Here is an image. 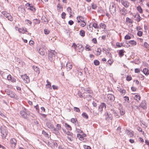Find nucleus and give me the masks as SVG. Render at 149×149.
I'll return each mask as SVG.
<instances>
[{
	"label": "nucleus",
	"instance_id": "1",
	"mask_svg": "<svg viewBox=\"0 0 149 149\" xmlns=\"http://www.w3.org/2000/svg\"><path fill=\"white\" fill-rule=\"evenodd\" d=\"M57 53L54 51L52 50L49 52L48 54L49 60L51 62H52L54 60L55 57L57 56Z\"/></svg>",
	"mask_w": 149,
	"mask_h": 149
},
{
	"label": "nucleus",
	"instance_id": "2",
	"mask_svg": "<svg viewBox=\"0 0 149 149\" xmlns=\"http://www.w3.org/2000/svg\"><path fill=\"white\" fill-rule=\"evenodd\" d=\"M72 47L75 50H77L80 52H82L84 50V48L82 47V45L80 44H78L76 45L74 43H73Z\"/></svg>",
	"mask_w": 149,
	"mask_h": 149
},
{
	"label": "nucleus",
	"instance_id": "3",
	"mask_svg": "<svg viewBox=\"0 0 149 149\" xmlns=\"http://www.w3.org/2000/svg\"><path fill=\"white\" fill-rule=\"evenodd\" d=\"M5 92L6 94L11 98H14L16 99H18V97L16 95L15 93L8 89H6Z\"/></svg>",
	"mask_w": 149,
	"mask_h": 149
},
{
	"label": "nucleus",
	"instance_id": "4",
	"mask_svg": "<svg viewBox=\"0 0 149 149\" xmlns=\"http://www.w3.org/2000/svg\"><path fill=\"white\" fill-rule=\"evenodd\" d=\"M61 125L58 124L56 125V128L54 127L52 132L56 135H58L59 134V131L61 130Z\"/></svg>",
	"mask_w": 149,
	"mask_h": 149
},
{
	"label": "nucleus",
	"instance_id": "5",
	"mask_svg": "<svg viewBox=\"0 0 149 149\" xmlns=\"http://www.w3.org/2000/svg\"><path fill=\"white\" fill-rule=\"evenodd\" d=\"M0 129L1 136L3 139H4L7 134V130L6 128L3 127H1Z\"/></svg>",
	"mask_w": 149,
	"mask_h": 149
},
{
	"label": "nucleus",
	"instance_id": "6",
	"mask_svg": "<svg viewBox=\"0 0 149 149\" xmlns=\"http://www.w3.org/2000/svg\"><path fill=\"white\" fill-rule=\"evenodd\" d=\"M21 77L25 83H28L29 82L30 80L29 77L26 74L22 75Z\"/></svg>",
	"mask_w": 149,
	"mask_h": 149
},
{
	"label": "nucleus",
	"instance_id": "7",
	"mask_svg": "<svg viewBox=\"0 0 149 149\" xmlns=\"http://www.w3.org/2000/svg\"><path fill=\"white\" fill-rule=\"evenodd\" d=\"M121 4L125 7L127 8L129 7V3L127 0H121Z\"/></svg>",
	"mask_w": 149,
	"mask_h": 149
},
{
	"label": "nucleus",
	"instance_id": "8",
	"mask_svg": "<svg viewBox=\"0 0 149 149\" xmlns=\"http://www.w3.org/2000/svg\"><path fill=\"white\" fill-rule=\"evenodd\" d=\"M111 112L114 114V116L116 118H118L120 116L119 114L118 111L117 110H114V109H111Z\"/></svg>",
	"mask_w": 149,
	"mask_h": 149
},
{
	"label": "nucleus",
	"instance_id": "9",
	"mask_svg": "<svg viewBox=\"0 0 149 149\" xmlns=\"http://www.w3.org/2000/svg\"><path fill=\"white\" fill-rule=\"evenodd\" d=\"M139 107H141L143 109H145L147 108V105L146 102L145 100H142L141 104L139 105Z\"/></svg>",
	"mask_w": 149,
	"mask_h": 149
},
{
	"label": "nucleus",
	"instance_id": "10",
	"mask_svg": "<svg viewBox=\"0 0 149 149\" xmlns=\"http://www.w3.org/2000/svg\"><path fill=\"white\" fill-rule=\"evenodd\" d=\"M106 108V104L104 103H101L99 107L98 110L99 111L101 112L103 111V109H105Z\"/></svg>",
	"mask_w": 149,
	"mask_h": 149
},
{
	"label": "nucleus",
	"instance_id": "11",
	"mask_svg": "<svg viewBox=\"0 0 149 149\" xmlns=\"http://www.w3.org/2000/svg\"><path fill=\"white\" fill-rule=\"evenodd\" d=\"M26 110L25 109H24L23 111H20L21 116L23 118L25 119L27 118V115L26 112Z\"/></svg>",
	"mask_w": 149,
	"mask_h": 149
},
{
	"label": "nucleus",
	"instance_id": "12",
	"mask_svg": "<svg viewBox=\"0 0 149 149\" xmlns=\"http://www.w3.org/2000/svg\"><path fill=\"white\" fill-rule=\"evenodd\" d=\"M108 99L111 102H113L115 100V97L111 94H109L107 95Z\"/></svg>",
	"mask_w": 149,
	"mask_h": 149
},
{
	"label": "nucleus",
	"instance_id": "13",
	"mask_svg": "<svg viewBox=\"0 0 149 149\" xmlns=\"http://www.w3.org/2000/svg\"><path fill=\"white\" fill-rule=\"evenodd\" d=\"M133 16L134 18H136L135 20L137 22H139L142 19V18L138 13H137L136 14L133 15Z\"/></svg>",
	"mask_w": 149,
	"mask_h": 149
},
{
	"label": "nucleus",
	"instance_id": "14",
	"mask_svg": "<svg viewBox=\"0 0 149 149\" xmlns=\"http://www.w3.org/2000/svg\"><path fill=\"white\" fill-rule=\"evenodd\" d=\"M10 142L12 146L15 147L17 142L16 139L14 138L10 140Z\"/></svg>",
	"mask_w": 149,
	"mask_h": 149
},
{
	"label": "nucleus",
	"instance_id": "15",
	"mask_svg": "<svg viewBox=\"0 0 149 149\" xmlns=\"http://www.w3.org/2000/svg\"><path fill=\"white\" fill-rule=\"evenodd\" d=\"M46 125L48 128L51 129V130L52 131L54 126L53 124H52L51 122L49 121L47 122L46 123Z\"/></svg>",
	"mask_w": 149,
	"mask_h": 149
},
{
	"label": "nucleus",
	"instance_id": "16",
	"mask_svg": "<svg viewBox=\"0 0 149 149\" xmlns=\"http://www.w3.org/2000/svg\"><path fill=\"white\" fill-rule=\"evenodd\" d=\"M72 68V65L70 63H68L66 64V68L68 71L70 70Z\"/></svg>",
	"mask_w": 149,
	"mask_h": 149
},
{
	"label": "nucleus",
	"instance_id": "17",
	"mask_svg": "<svg viewBox=\"0 0 149 149\" xmlns=\"http://www.w3.org/2000/svg\"><path fill=\"white\" fill-rule=\"evenodd\" d=\"M116 8L113 5H112L111 6H110V11L111 13H114L116 12Z\"/></svg>",
	"mask_w": 149,
	"mask_h": 149
},
{
	"label": "nucleus",
	"instance_id": "18",
	"mask_svg": "<svg viewBox=\"0 0 149 149\" xmlns=\"http://www.w3.org/2000/svg\"><path fill=\"white\" fill-rule=\"evenodd\" d=\"M77 22L78 23H80V22H83L84 21V18L81 16L77 17Z\"/></svg>",
	"mask_w": 149,
	"mask_h": 149
},
{
	"label": "nucleus",
	"instance_id": "19",
	"mask_svg": "<svg viewBox=\"0 0 149 149\" xmlns=\"http://www.w3.org/2000/svg\"><path fill=\"white\" fill-rule=\"evenodd\" d=\"M32 68L33 70L35 71L37 73L39 74L40 73V71L39 68L36 66L33 65L32 66Z\"/></svg>",
	"mask_w": 149,
	"mask_h": 149
},
{
	"label": "nucleus",
	"instance_id": "20",
	"mask_svg": "<svg viewBox=\"0 0 149 149\" xmlns=\"http://www.w3.org/2000/svg\"><path fill=\"white\" fill-rule=\"evenodd\" d=\"M143 72L146 75H148L149 74V70L147 68H145L143 70Z\"/></svg>",
	"mask_w": 149,
	"mask_h": 149
},
{
	"label": "nucleus",
	"instance_id": "21",
	"mask_svg": "<svg viewBox=\"0 0 149 149\" xmlns=\"http://www.w3.org/2000/svg\"><path fill=\"white\" fill-rule=\"evenodd\" d=\"M65 126L66 129L70 131L72 130V127L71 126L67 123L65 124Z\"/></svg>",
	"mask_w": 149,
	"mask_h": 149
},
{
	"label": "nucleus",
	"instance_id": "22",
	"mask_svg": "<svg viewBox=\"0 0 149 149\" xmlns=\"http://www.w3.org/2000/svg\"><path fill=\"white\" fill-rule=\"evenodd\" d=\"M126 132L127 134L130 137H132L133 136V134L128 130H126Z\"/></svg>",
	"mask_w": 149,
	"mask_h": 149
},
{
	"label": "nucleus",
	"instance_id": "23",
	"mask_svg": "<svg viewBox=\"0 0 149 149\" xmlns=\"http://www.w3.org/2000/svg\"><path fill=\"white\" fill-rule=\"evenodd\" d=\"M81 134H77V137L79 140L81 141H83L84 140V138Z\"/></svg>",
	"mask_w": 149,
	"mask_h": 149
},
{
	"label": "nucleus",
	"instance_id": "24",
	"mask_svg": "<svg viewBox=\"0 0 149 149\" xmlns=\"http://www.w3.org/2000/svg\"><path fill=\"white\" fill-rule=\"evenodd\" d=\"M129 43L133 46H135L136 44V42L134 40H131L129 41Z\"/></svg>",
	"mask_w": 149,
	"mask_h": 149
},
{
	"label": "nucleus",
	"instance_id": "25",
	"mask_svg": "<svg viewBox=\"0 0 149 149\" xmlns=\"http://www.w3.org/2000/svg\"><path fill=\"white\" fill-rule=\"evenodd\" d=\"M125 52V51L123 49H121L119 50V54L120 57L123 56L124 55V53Z\"/></svg>",
	"mask_w": 149,
	"mask_h": 149
},
{
	"label": "nucleus",
	"instance_id": "26",
	"mask_svg": "<svg viewBox=\"0 0 149 149\" xmlns=\"http://www.w3.org/2000/svg\"><path fill=\"white\" fill-rule=\"evenodd\" d=\"M100 28L104 29H105L106 28V25L104 23H101L100 24Z\"/></svg>",
	"mask_w": 149,
	"mask_h": 149
},
{
	"label": "nucleus",
	"instance_id": "27",
	"mask_svg": "<svg viewBox=\"0 0 149 149\" xmlns=\"http://www.w3.org/2000/svg\"><path fill=\"white\" fill-rule=\"evenodd\" d=\"M126 22L127 23H132L133 22V20L128 17H127L126 18Z\"/></svg>",
	"mask_w": 149,
	"mask_h": 149
},
{
	"label": "nucleus",
	"instance_id": "28",
	"mask_svg": "<svg viewBox=\"0 0 149 149\" xmlns=\"http://www.w3.org/2000/svg\"><path fill=\"white\" fill-rule=\"evenodd\" d=\"M141 98V97L139 95H136L134 96V98L135 100L138 102L140 100Z\"/></svg>",
	"mask_w": 149,
	"mask_h": 149
},
{
	"label": "nucleus",
	"instance_id": "29",
	"mask_svg": "<svg viewBox=\"0 0 149 149\" xmlns=\"http://www.w3.org/2000/svg\"><path fill=\"white\" fill-rule=\"evenodd\" d=\"M137 9L140 13H143V10L140 6L137 7Z\"/></svg>",
	"mask_w": 149,
	"mask_h": 149
},
{
	"label": "nucleus",
	"instance_id": "30",
	"mask_svg": "<svg viewBox=\"0 0 149 149\" xmlns=\"http://www.w3.org/2000/svg\"><path fill=\"white\" fill-rule=\"evenodd\" d=\"M67 11L68 12V13H69V14L70 15V17H71L72 15H71V11H72V9L70 7H68L67 10Z\"/></svg>",
	"mask_w": 149,
	"mask_h": 149
},
{
	"label": "nucleus",
	"instance_id": "31",
	"mask_svg": "<svg viewBox=\"0 0 149 149\" xmlns=\"http://www.w3.org/2000/svg\"><path fill=\"white\" fill-rule=\"evenodd\" d=\"M85 31L83 30H81L80 31L79 34L82 37H84L85 36Z\"/></svg>",
	"mask_w": 149,
	"mask_h": 149
},
{
	"label": "nucleus",
	"instance_id": "32",
	"mask_svg": "<svg viewBox=\"0 0 149 149\" xmlns=\"http://www.w3.org/2000/svg\"><path fill=\"white\" fill-rule=\"evenodd\" d=\"M120 111V115L121 116L123 115L125 113V111L122 109H119Z\"/></svg>",
	"mask_w": 149,
	"mask_h": 149
},
{
	"label": "nucleus",
	"instance_id": "33",
	"mask_svg": "<svg viewBox=\"0 0 149 149\" xmlns=\"http://www.w3.org/2000/svg\"><path fill=\"white\" fill-rule=\"evenodd\" d=\"M93 26L95 29H99V26H98V24L96 23H93Z\"/></svg>",
	"mask_w": 149,
	"mask_h": 149
},
{
	"label": "nucleus",
	"instance_id": "34",
	"mask_svg": "<svg viewBox=\"0 0 149 149\" xmlns=\"http://www.w3.org/2000/svg\"><path fill=\"white\" fill-rule=\"evenodd\" d=\"M118 91H120L122 95H123L125 93V91L124 89L120 88L118 90Z\"/></svg>",
	"mask_w": 149,
	"mask_h": 149
},
{
	"label": "nucleus",
	"instance_id": "35",
	"mask_svg": "<svg viewBox=\"0 0 149 149\" xmlns=\"http://www.w3.org/2000/svg\"><path fill=\"white\" fill-rule=\"evenodd\" d=\"M2 13L4 15V16H5L7 18L8 17H9L8 15H10L9 13H7L6 12H2Z\"/></svg>",
	"mask_w": 149,
	"mask_h": 149
},
{
	"label": "nucleus",
	"instance_id": "36",
	"mask_svg": "<svg viewBox=\"0 0 149 149\" xmlns=\"http://www.w3.org/2000/svg\"><path fill=\"white\" fill-rule=\"evenodd\" d=\"M82 116L84 118L87 119L88 118V116L85 113H83L82 114Z\"/></svg>",
	"mask_w": 149,
	"mask_h": 149
},
{
	"label": "nucleus",
	"instance_id": "37",
	"mask_svg": "<svg viewBox=\"0 0 149 149\" xmlns=\"http://www.w3.org/2000/svg\"><path fill=\"white\" fill-rule=\"evenodd\" d=\"M33 22L35 24H39L40 22V21L38 19H35L33 20Z\"/></svg>",
	"mask_w": 149,
	"mask_h": 149
},
{
	"label": "nucleus",
	"instance_id": "38",
	"mask_svg": "<svg viewBox=\"0 0 149 149\" xmlns=\"http://www.w3.org/2000/svg\"><path fill=\"white\" fill-rule=\"evenodd\" d=\"M85 48L86 51H89L91 50V47L88 45H86L85 47Z\"/></svg>",
	"mask_w": 149,
	"mask_h": 149
},
{
	"label": "nucleus",
	"instance_id": "39",
	"mask_svg": "<svg viewBox=\"0 0 149 149\" xmlns=\"http://www.w3.org/2000/svg\"><path fill=\"white\" fill-rule=\"evenodd\" d=\"M94 63L95 65H98L100 64V62L97 60H95L94 61Z\"/></svg>",
	"mask_w": 149,
	"mask_h": 149
},
{
	"label": "nucleus",
	"instance_id": "40",
	"mask_svg": "<svg viewBox=\"0 0 149 149\" xmlns=\"http://www.w3.org/2000/svg\"><path fill=\"white\" fill-rule=\"evenodd\" d=\"M30 8H28V9L32 11H35L36 9L35 8L33 7V6H31L30 7Z\"/></svg>",
	"mask_w": 149,
	"mask_h": 149
},
{
	"label": "nucleus",
	"instance_id": "41",
	"mask_svg": "<svg viewBox=\"0 0 149 149\" xmlns=\"http://www.w3.org/2000/svg\"><path fill=\"white\" fill-rule=\"evenodd\" d=\"M77 120L76 118H72L71 119V121L72 123H76V122L77 121Z\"/></svg>",
	"mask_w": 149,
	"mask_h": 149
},
{
	"label": "nucleus",
	"instance_id": "42",
	"mask_svg": "<svg viewBox=\"0 0 149 149\" xmlns=\"http://www.w3.org/2000/svg\"><path fill=\"white\" fill-rule=\"evenodd\" d=\"M39 54L42 55H43L45 54L44 52L41 49H40L39 50Z\"/></svg>",
	"mask_w": 149,
	"mask_h": 149
},
{
	"label": "nucleus",
	"instance_id": "43",
	"mask_svg": "<svg viewBox=\"0 0 149 149\" xmlns=\"http://www.w3.org/2000/svg\"><path fill=\"white\" fill-rule=\"evenodd\" d=\"M74 110L76 112H79L80 111V110L79 108L77 107H74Z\"/></svg>",
	"mask_w": 149,
	"mask_h": 149
},
{
	"label": "nucleus",
	"instance_id": "44",
	"mask_svg": "<svg viewBox=\"0 0 149 149\" xmlns=\"http://www.w3.org/2000/svg\"><path fill=\"white\" fill-rule=\"evenodd\" d=\"M144 47L147 49L149 48V45L146 42H145L144 43Z\"/></svg>",
	"mask_w": 149,
	"mask_h": 149
},
{
	"label": "nucleus",
	"instance_id": "45",
	"mask_svg": "<svg viewBox=\"0 0 149 149\" xmlns=\"http://www.w3.org/2000/svg\"><path fill=\"white\" fill-rule=\"evenodd\" d=\"M8 15H9V17H8L7 18L10 21H12L13 20V17L10 15V14Z\"/></svg>",
	"mask_w": 149,
	"mask_h": 149
},
{
	"label": "nucleus",
	"instance_id": "46",
	"mask_svg": "<svg viewBox=\"0 0 149 149\" xmlns=\"http://www.w3.org/2000/svg\"><path fill=\"white\" fill-rule=\"evenodd\" d=\"M65 16H66V14L64 12H63L62 13L61 15V18L63 19H65Z\"/></svg>",
	"mask_w": 149,
	"mask_h": 149
},
{
	"label": "nucleus",
	"instance_id": "47",
	"mask_svg": "<svg viewBox=\"0 0 149 149\" xmlns=\"http://www.w3.org/2000/svg\"><path fill=\"white\" fill-rule=\"evenodd\" d=\"M25 22H27V24L28 25L29 24L30 25H31L32 24V22L29 20L26 19L25 20Z\"/></svg>",
	"mask_w": 149,
	"mask_h": 149
},
{
	"label": "nucleus",
	"instance_id": "48",
	"mask_svg": "<svg viewBox=\"0 0 149 149\" xmlns=\"http://www.w3.org/2000/svg\"><path fill=\"white\" fill-rule=\"evenodd\" d=\"M91 7L92 9H95L97 8V6L96 4H94V3H92L91 4Z\"/></svg>",
	"mask_w": 149,
	"mask_h": 149
},
{
	"label": "nucleus",
	"instance_id": "49",
	"mask_svg": "<svg viewBox=\"0 0 149 149\" xmlns=\"http://www.w3.org/2000/svg\"><path fill=\"white\" fill-rule=\"evenodd\" d=\"M142 32L141 31H138L137 33L138 36H142Z\"/></svg>",
	"mask_w": 149,
	"mask_h": 149
},
{
	"label": "nucleus",
	"instance_id": "50",
	"mask_svg": "<svg viewBox=\"0 0 149 149\" xmlns=\"http://www.w3.org/2000/svg\"><path fill=\"white\" fill-rule=\"evenodd\" d=\"M116 45L118 47H120L123 46V44L122 43H120L119 42H117L116 44Z\"/></svg>",
	"mask_w": 149,
	"mask_h": 149
},
{
	"label": "nucleus",
	"instance_id": "51",
	"mask_svg": "<svg viewBox=\"0 0 149 149\" xmlns=\"http://www.w3.org/2000/svg\"><path fill=\"white\" fill-rule=\"evenodd\" d=\"M113 62V60H111V59H109L107 61V62H108V63L110 65H111L112 64Z\"/></svg>",
	"mask_w": 149,
	"mask_h": 149
},
{
	"label": "nucleus",
	"instance_id": "52",
	"mask_svg": "<svg viewBox=\"0 0 149 149\" xmlns=\"http://www.w3.org/2000/svg\"><path fill=\"white\" fill-rule=\"evenodd\" d=\"M44 32L45 34H48L49 33V31L47 29H45L44 30Z\"/></svg>",
	"mask_w": 149,
	"mask_h": 149
},
{
	"label": "nucleus",
	"instance_id": "53",
	"mask_svg": "<svg viewBox=\"0 0 149 149\" xmlns=\"http://www.w3.org/2000/svg\"><path fill=\"white\" fill-rule=\"evenodd\" d=\"M84 147L85 149H91V148L90 146L86 145H84Z\"/></svg>",
	"mask_w": 149,
	"mask_h": 149
},
{
	"label": "nucleus",
	"instance_id": "54",
	"mask_svg": "<svg viewBox=\"0 0 149 149\" xmlns=\"http://www.w3.org/2000/svg\"><path fill=\"white\" fill-rule=\"evenodd\" d=\"M124 98L125 100L126 101H127L128 103L130 102L129 98L128 97L125 96L124 97Z\"/></svg>",
	"mask_w": 149,
	"mask_h": 149
},
{
	"label": "nucleus",
	"instance_id": "55",
	"mask_svg": "<svg viewBox=\"0 0 149 149\" xmlns=\"http://www.w3.org/2000/svg\"><path fill=\"white\" fill-rule=\"evenodd\" d=\"M81 22L82 23L81 24L80 26L82 27H84L86 25V23L84 21L83 22Z\"/></svg>",
	"mask_w": 149,
	"mask_h": 149
},
{
	"label": "nucleus",
	"instance_id": "56",
	"mask_svg": "<svg viewBox=\"0 0 149 149\" xmlns=\"http://www.w3.org/2000/svg\"><path fill=\"white\" fill-rule=\"evenodd\" d=\"M42 134L44 135L46 137H48V134L46 132H45L44 131H42Z\"/></svg>",
	"mask_w": 149,
	"mask_h": 149
},
{
	"label": "nucleus",
	"instance_id": "57",
	"mask_svg": "<svg viewBox=\"0 0 149 149\" xmlns=\"http://www.w3.org/2000/svg\"><path fill=\"white\" fill-rule=\"evenodd\" d=\"M92 41L95 44H96L97 43V40L96 38H93L92 40Z\"/></svg>",
	"mask_w": 149,
	"mask_h": 149
},
{
	"label": "nucleus",
	"instance_id": "58",
	"mask_svg": "<svg viewBox=\"0 0 149 149\" xmlns=\"http://www.w3.org/2000/svg\"><path fill=\"white\" fill-rule=\"evenodd\" d=\"M131 38V37L130 36L126 35L125 37V39L126 40H129Z\"/></svg>",
	"mask_w": 149,
	"mask_h": 149
},
{
	"label": "nucleus",
	"instance_id": "59",
	"mask_svg": "<svg viewBox=\"0 0 149 149\" xmlns=\"http://www.w3.org/2000/svg\"><path fill=\"white\" fill-rule=\"evenodd\" d=\"M76 131L77 132L79 133L80 134L81 133V134H82L83 133V132L81 130L78 129H76Z\"/></svg>",
	"mask_w": 149,
	"mask_h": 149
},
{
	"label": "nucleus",
	"instance_id": "60",
	"mask_svg": "<svg viewBox=\"0 0 149 149\" xmlns=\"http://www.w3.org/2000/svg\"><path fill=\"white\" fill-rule=\"evenodd\" d=\"M132 79V77L131 76H127L126 78V80L127 81H130Z\"/></svg>",
	"mask_w": 149,
	"mask_h": 149
},
{
	"label": "nucleus",
	"instance_id": "61",
	"mask_svg": "<svg viewBox=\"0 0 149 149\" xmlns=\"http://www.w3.org/2000/svg\"><path fill=\"white\" fill-rule=\"evenodd\" d=\"M133 108L135 110H139V108L138 106L136 105H134V106L133 107Z\"/></svg>",
	"mask_w": 149,
	"mask_h": 149
},
{
	"label": "nucleus",
	"instance_id": "62",
	"mask_svg": "<svg viewBox=\"0 0 149 149\" xmlns=\"http://www.w3.org/2000/svg\"><path fill=\"white\" fill-rule=\"evenodd\" d=\"M68 23L69 25H72L74 24V22L72 20H70L69 21Z\"/></svg>",
	"mask_w": 149,
	"mask_h": 149
},
{
	"label": "nucleus",
	"instance_id": "63",
	"mask_svg": "<svg viewBox=\"0 0 149 149\" xmlns=\"http://www.w3.org/2000/svg\"><path fill=\"white\" fill-rule=\"evenodd\" d=\"M7 79L8 80H10L12 79L11 76L9 74L7 76Z\"/></svg>",
	"mask_w": 149,
	"mask_h": 149
},
{
	"label": "nucleus",
	"instance_id": "64",
	"mask_svg": "<svg viewBox=\"0 0 149 149\" xmlns=\"http://www.w3.org/2000/svg\"><path fill=\"white\" fill-rule=\"evenodd\" d=\"M135 72L136 73H138L140 72V70L138 68H136L134 70Z\"/></svg>",
	"mask_w": 149,
	"mask_h": 149
}]
</instances>
